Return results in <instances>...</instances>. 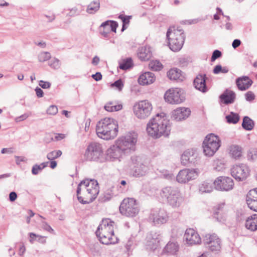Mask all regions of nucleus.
Listing matches in <instances>:
<instances>
[{"mask_svg": "<svg viewBox=\"0 0 257 257\" xmlns=\"http://www.w3.org/2000/svg\"><path fill=\"white\" fill-rule=\"evenodd\" d=\"M184 239L189 245L199 244L201 239L197 232L192 228L187 229L184 235Z\"/></svg>", "mask_w": 257, "mask_h": 257, "instance_id": "obj_21", "label": "nucleus"}, {"mask_svg": "<svg viewBox=\"0 0 257 257\" xmlns=\"http://www.w3.org/2000/svg\"><path fill=\"white\" fill-rule=\"evenodd\" d=\"M152 55V54L149 48L143 47L138 50V56L141 61L149 60Z\"/></svg>", "mask_w": 257, "mask_h": 257, "instance_id": "obj_32", "label": "nucleus"}, {"mask_svg": "<svg viewBox=\"0 0 257 257\" xmlns=\"http://www.w3.org/2000/svg\"><path fill=\"white\" fill-rule=\"evenodd\" d=\"M29 236H30V237L31 238V239L30 240V242H32V240L34 239V237H38V241H39V242H46L45 240H44V241H41V239L44 238L43 236L36 235L34 233H33V232L30 233Z\"/></svg>", "mask_w": 257, "mask_h": 257, "instance_id": "obj_58", "label": "nucleus"}, {"mask_svg": "<svg viewBox=\"0 0 257 257\" xmlns=\"http://www.w3.org/2000/svg\"><path fill=\"white\" fill-rule=\"evenodd\" d=\"M230 152L234 158H239L242 155V148L238 145H233L230 147Z\"/></svg>", "mask_w": 257, "mask_h": 257, "instance_id": "obj_36", "label": "nucleus"}, {"mask_svg": "<svg viewBox=\"0 0 257 257\" xmlns=\"http://www.w3.org/2000/svg\"><path fill=\"white\" fill-rule=\"evenodd\" d=\"M222 56L221 52L218 50H214L212 54L211 57V61L214 62L216 59L221 57Z\"/></svg>", "mask_w": 257, "mask_h": 257, "instance_id": "obj_52", "label": "nucleus"}, {"mask_svg": "<svg viewBox=\"0 0 257 257\" xmlns=\"http://www.w3.org/2000/svg\"><path fill=\"white\" fill-rule=\"evenodd\" d=\"M235 97L236 94L234 91L226 89L219 96V98L221 102L227 105L233 103L235 99Z\"/></svg>", "mask_w": 257, "mask_h": 257, "instance_id": "obj_26", "label": "nucleus"}, {"mask_svg": "<svg viewBox=\"0 0 257 257\" xmlns=\"http://www.w3.org/2000/svg\"><path fill=\"white\" fill-rule=\"evenodd\" d=\"M213 183L215 188L219 191H228L232 190L234 186L233 179L225 176L218 177Z\"/></svg>", "mask_w": 257, "mask_h": 257, "instance_id": "obj_14", "label": "nucleus"}, {"mask_svg": "<svg viewBox=\"0 0 257 257\" xmlns=\"http://www.w3.org/2000/svg\"><path fill=\"white\" fill-rule=\"evenodd\" d=\"M103 155L101 145L99 143L92 142L87 146L84 157L87 161L101 162L103 159Z\"/></svg>", "mask_w": 257, "mask_h": 257, "instance_id": "obj_10", "label": "nucleus"}, {"mask_svg": "<svg viewBox=\"0 0 257 257\" xmlns=\"http://www.w3.org/2000/svg\"><path fill=\"white\" fill-rule=\"evenodd\" d=\"M203 243L211 251H219L221 248V240L215 233L206 235Z\"/></svg>", "mask_w": 257, "mask_h": 257, "instance_id": "obj_15", "label": "nucleus"}, {"mask_svg": "<svg viewBox=\"0 0 257 257\" xmlns=\"http://www.w3.org/2000/svg\"><path fill=\"white\" fill-rule=\"evenodd\" d=\"M35 91L36 93V95L38 97L41 98L44 95V92L42 89L39 87H37L35 88Z\"/></svg>", "mask_w": 257, "mask_h": 257, "instance_id": "obj_64", "label": "nucleus"}, {"mask_svg": "<svg viewBox=\"0 0 257 257\" xmlns=\"http://www.w3.org/2000/svg\"><path fill=\"white\" fill-rule=\"evenodd\" d=\"M248 207L252 210L257 212V199L246 202Z\"/></svg>", "mask_w": 257, "mask_h": 257, "instance_id": "obj_50", "label": "nucleus"}, {"mask_svg": "<svg viewBox=\"0 0 257 257\" xmlns=\"http://www.w3.org/2000/svg\"><path fill=\"white\" fill-rule=\"evenodd\" d=\"M133 66V61L131 58H127L119 63V68L123 70H126Z\"/></svg>", "mask_w": 257, "mask_h": 257, "instance_id": "obj_37", "label": "nucleus"}, {"mask_svg": "<svg viewBox=\"0 0 257 257\" xmlns=\"http://www.w3.org/2000/svg\"><path fill=\"white\" fill-rule=\"evenodd\" d=\"M114 222L107 218L103 219L95 232L101 243L108 245L117 242L118 239L114 234Z\"/></svg>", "mask_w": 257, "mask_h": 257, "instance_id": "obj_2", "label": "nucleus"}, {"mask_svg": "<svg viewBox=\"0 0 257 257\" xmlns=\"http://www.w3.org/2000/svg\"><path fill=\"white\" fill-rule=\"evenodd\" d=\"M207 79L205 74L197 75L193 81L195 88L203 93L206 92L208 90L206 83Z\"/></svg>", "mask_w": 257, "mask_h": 257, "instance_id": "obj_22", "label": "nucleus"}, {"mask_svg": "<svg viewBox=\"0 0 257 257\" xmlns=\"http://www.w3.org/2000/svg\"><path fill=\"white\" fill-rule=\"evenodd\" d=\"M42 227L45 230L48 231L51 233L54 232L53 228L46 222L43 221L42 223Z\"/></svg>", "mask_w": 257, "mask_h": 257, "instance_id": "obj_57", "label": "nucleus"}, {"mask_svg": "<svg viewBox=\"0 0 257 257\" xmlns=\"http://www.w3.org/2000/svg\"><path fill=\"white\" fill-rule=\"evenodd\" d=\"M110 21H106L101 24L100 27L102 28L103 30H100V34L105 38H107L109 36L110 30L109 29L108 24Z\"/></svg>", "mask_w": 257, "mask_h": 257, "instance_id": "obj_39", "label": "nucleus"}, {"mask_svg": "<svg viewBox=\"0 0 257 257\" xmlns=\"http://www.w3.org/2000/svg\"><path fill=\"white\" fill-rule=\"evenodd\" d=\"M124 86L123 82L121 79H119L116 81H114L113 83L111 84V86L113 87H115L116 89L120 91L122 90Z\"/></svg>", "mask_w": 257, "mask_h": 257, "instance_id": "obj_48", "label": "nucleus"}, {"mask_svg": "<svg viewBox=\"0 0 257 257\" xmlns=\"http://www.w3.org/2000/svg\"><path fill=\"white\" fill-rule=\"evenodd\" d=\"M157 114L147 124V131L149 135L158 139L161 136L168 137L170 133L169 120L165 117L164 113Z\"/></svg>", "mask_w": 257, "mask_h": 257, "instance_id": "obj_1", "label": "nucleus"}, {"mask_svg": "<svg viewBox=\"0 0 257 257\" xmlns=\"http://www.w3.org/2000/svg\"><path fill=\"white\" fill-rule=\"evenodd\" d=\"M222 67L220 65H216L213 69V73L217 74L221 72Z\"/></svg>", "mask_w": 257, "mask_h": 257, "instance_id": "obj_62", "label": "nucleus"}, {"mask_svg": "<svg viewBox=\"0 0 257 257\" xmlns=\"http://www.w3.org/2000/svg\"><path fill=\"white\" fill-rule=\"evenodd\" d=\"M179 62L182 66H186L189 62V59L188 58L181 57L179 58Z\"/></svg>", "mask_w": 257, "mask_h": 257, "instance_id": "obj_56", "label": "nucleus"}, {"mask_svg": "<svg viewBox=\"0 0 257 257\" xmlns=\"http://www.w3.org/2000/svg\"><path fill=\"white\" fill-rule=\"evenodd\" d=\"M49 66L54 69L59 68L60 67L59 60L56 58L52 60L49 62Z\"/></svg>", "mask_w": 257, "mask_h": 257, "instance_id": "obj_54", "label": "nucleus"}, {"mask_svg": "<svg viewBox=\"0 0 257 257\" xmlns=\"http://www.w3.org/2000/svg\"><path fill=\"white\" fill-rule=\"evenodd\" d=\"M14 150L13 148H3L1 150V153L2 154H13L14 153Z\"/></svg>", "mask_w": 257, "mask_h": 257, "instance_id": "obj_63", "label": "nucleus"}, {"mask_svg": "<svg viewBox=\"0 0 257 257\" xmlns=\"http://www.w3.org/2000/svg\"><path fill=\"white\" fill-rule=\"evenodd\" d=\"M92 184L90 187H88L85 189L87 194L89 196H91L89 200L84 201L83 197H78V201L82 204H87L92 202L97 197L99 193V186L97 180H91Z\"/></svg>", "mask_w": 257, "mask_h": 257, "instance_id": "obj_17", "label": "nucleus"}, {"mask_svg": "<svg viewBox=\"0 0 257 257\" xmlns=\"http://www.w3.org/2000/svg\"><path fill=\"white\" fill-rule=\"evenodd\" d=\"M113 192L112 188L107 189L103 194V197L102 198V201L106 202L110 200L113 196Z\"/></svg>", "mask_w": 257, "mask_h": 257, "instance_id": "obj_45", "label": "nucleus"}, {"mask_svg": "<svg viewBox=\"0 0 257 257\" xmlns=\"http://www.w3.org/2000/svg\"><path fill=\"white\" fill-rule=\"evenodd\" d=\"M17 194L15 191L11 192L9 194V200L11 202L15 201L17 198Z\"/></svg>", "mask_w": 257, "mask_h": 257, "instance_id": "obj_61", "label": "nucleus"}, {"mask_svg": "<svg viewBox=\"0 0 257 257\" xmlns=\"http://www.w3.org/2000/svg\"><path fill=\"white\" fill-rule=\"evenodd\" d=\"M131 162L130 167L134 177H143L148 173L149 167L143 163L140 157L137 156H132Z\"/></svg>", "mask_w": 257, "mask_h": 257, "instance_id": "obj_12", "label": "nucleus"}, {"mask_svg": "<svg viewBox=\"0 0 257 257\" xmlns=\"http://www.w3.org/2000/svg\"><path fill=\"white\" fill-rule=\"evenodd\" d=\"M150 219H152L155 225H161L167 222L168 216L164 209L153 210L151 211Z\"/></svg>", "mask_w": 257, "mask_h": 257, "instance_id": "obj_18", "label": "nucleus"}, {"mask_svg": "<svg viewBox=\"0 0 257 257\" xmlns=\"http://www.w3.org/2000/svg\"><path fill=\"white\" fill-rule=\"evenodd\" d=\"M238 89L241 91L246 90L252 84L253 81L247 76L238 77L235 80Z\"/></svg>", "mask_w": 257, "mask_h": 257, "instance_id": "obj_25", "label": "nucleus"}, {"mask_svg": "<svg viewBox=\"0 0 257 257\" xmlns=\"http://www.w3.org/2000/svg\"><path fill=\"white\" fill-rule=\"evenodd\" d=\"M242 128L246 131H251L254 125V121L247 116L243 117L242 122Z\"/></svg>", "mask_w": 257, "mask_h": 257, "instance_id": "obj_33", "label": "nucleus"}, {"mask_svg": "<svg viewBox=\"0 0 257 257\" xmlns=\"http://www.w3.org/2000/svg\"><path fill=\"white\" fill-rule=\"evenodd\" d=\"M248 160H255L257 159V149L253 148L249 150L247 154Z\"/></svg>", "mask_w": 257, "mask_h": 257, "instance_id": "obj_47", "label": "nucleus"}, {"mask_svg": "<svg viewBox=\"0 0 257 257\" xmlns=\"http://www.w3.org/2000/svg\"><path fill=\"white\" fill-rule=\"evenodd\" d=\"M225 203H222L214 206L213 208V217L216 221L224 223L226 220V213L224 209Z\"/></svg>", "mask_w": 257, "mask_h": 257, "instance_id": "obj_23", "label": "nucleus"}, {"mask_svg": "<svg viewBox=\"0 0 257 257\" xmlns=\"http://www.w3.org/2000/svg\"><path fill=\"white\" fill-rule=\"evenodd\" d=\"M92 78L96 81H100L102 79V76L100 72H97L94 74H92Z\"/></svg>", "mask_w": 257, "mask_h": 257, "instance_id": "obj_60", "label": "nucleus"}, {"mask_svg": "<svg viewBox=\"0 0 257 257\" xmlns=\"http://www.w3.org/2000/svg\"><path fill=\"white\" fill-rule=\"evenodd\" d=\"M197 154L192 149L185 150L181 157V163L184 166H190L196 161Z\"/></svg>", "mask_w": 257, "mask_h": 257, "instance_id": "obj_19", "label": "nucleus"}, {"mask_svg": "<svg viewBox=\"0 0 257 257\" xmlns=\"http://www.w3.org/2000/svg\"><path fill=\"white\" fill-rule=\"evenodd\" d=\"M166 102L171 104H179L186 99L184 90L180 88H172L166 91L164 96Z\"/></svg>", "mask_w": 257, "mask_h": 257, "instance_id": "obj_9", "label": "nucleus"}, {"mask_svg": "<svg viewBox=\"0 0 257 257\" xmlns=\"http://www.w3.org/2000/svg\"><path fill=\"white\" fill-rule=\"evenodd\" d=\"M152 109L151 103L147 100L139 101L133 106L134 114L139 119L148 117L151 114Z\"/></svg>", "mask_w": 257, "mask_h": 257, "instance_id": "obj_11", "label": "nucleus"}, {"mask_svg": "<svg viewBox=\"0 0 257 257\" xmlns=\"http://www.w3.org/2000/svg\"><path fill=\"white\" fill-rule=\"evenodd\" d=\"M179 245L177 242L169 241L162 251V254L167 255H175L179 251Z\"/></svg>", "mask_w": 257, "mask_h": 257, "instance_id": "obj_27", "label": "nucleus"}, {"mask_svg": "<svg viewBox=\"0 0 257 257\" xmlns=\"http://www.w3.org/2000/svg\"><path fill=\"white\" fill-rule=\"evenodd\" d=\"M225 118L227 123L236 124L239 121L240 116L238 113L231 111L225 116Z\"/></svg>", "mask_w": 257, "mask_h": 257, "instance_id": "obj_35", "label": "nucleus"}, {"mask_svg": "<svg viewBox=\"0 0 257 257\" xmlns=\"http://www.w3.org/2000/svg\"><path fill=\"white\" fill-rule=\"evenodd\" d=\"M48 162H44L41 164V165L35 164L33 166L32 169V173L33 175H37L39 171L42 170L43 169L47 166Z\"/></svg>", "mask_w": 257, "mask_h": 257, "instance_id": "obj_41", "label": "nucleus"}, {"mask_svg": "<svg viewBox=\"0 0 257 257\" xmlns=\"http://www.w3.org/2000/svg\"><path fill=\"white\" fill-rule=\"evenodd\" d=\"M155 80V76L153 73L146 72L142 74L138 79V82L142 85L153 83Z\"/></svg>", "mask_w": 257, "mask_h": 257, "instance_id": "obj_28", "label": "nucleus"}, {"mask_svg": "<svg viewBox=\"0 0 257 257\" xmlns=\"http://www.w3.org/2000/svg\"><path fill=\"white\" fill-rule=\"evenodd\" d=\"M245 227L251 231H255L257 230V214H252L247 217L245 223Z\"/></svg>", "mask_w": 257, "mask_h": 257, "instance_id": "obj_31", "label": "nucleus"}, {"mask_svg": "<svg viewBox=\"0 0 257 257\" xmlns=\"http://www.w3.org/2000/svg\"><path fill=\"white\" fill-rule=\"evenodd\" d=\"M106 154L107 158L112 160H118L126 155L115 142L107 150Z\"/></svg>", "mask_w": 257, "mask_h": 257, "instance_id": "obj_20", "label": "nucleus"}, {"mask_svg": "<svg viewBox=\"0 0 257 257\" xmlns=\"http://www.w3.org/2000/svg\"><path fill=\"white\" fill-rule=\"evenodd\" d=\"M138 134L134 132H130L125 136L118 138L115 142L123 150L126 155L136 150Z\"/></svg>", "mask_w": 257, "mask_h": 257, "instance_id": "obj_6", "label": "nucleus"}, {"mask_svg": "<svg viewBox=\"0 0 257 257\" xmlns=\"http://www.w3.org/2000/svg\"><path fill=\"white\" fill-rule=\"evenodd\" d=\"M110 21L108 24L109 29L113 32L116 33V29L118 27V23L117 22L114 21L108 20Z\"/></svg>", "mask_w": 257, "mask_h": 257, "instance_id": "obj_49", "label": "nucleus"}, {"mask_svg": "<svg viewBox=\"0 0 257 257\" xmlns=\"http://www.w3.org/2000/svg\"><path fill=\"white\" fill-rule=\"evenodd\" d=\"M198 175L196 169H185L179 171L176 177V180L179 183H186L195 179Z\"/></svg>", "mask_w": 257, "mask_h": 257, "instance_id": "obj_16", "label": "nucleus"}, {"mask_svg": "<svg viewBox=\"0 0 257 257\" xmlns=\"http://www.w3.org/2000/svg\"><path fill=\"white\" fill-rule=\"evenodd\" d=\"M58 112V108L56 105H51L47 110V113L50 115H55Z\"/></svg>", "mask_w": 257, "mask_h": 257, "instance_id": "obj_51", "label": "nucleus"}, {"mask_svg": "<svg viewBox=\"0 0 257 257\" xmlns=\"http://www.w3.org/2000/svg\"><path fill=\"white\" fill-rule=\"evenodd\" d=\"M250 170L244 164L234 165L231 169L232 176L238 181L245 180L249 175Z\"/></svg>", "mask_w": 257, "mask_h": 257, "instance_id": "obj_13", "label": "nucleus"}, {"mask_svg": "<svg viewBox=\"0 0 257 257\" xmlns=\"http://www.w3.org/2000/svg\"><path fill=\"white\" fill-rule=\"evenodd\" d=\"M166 37L169 41L170 49L173 52L180 51L184 44L185 36L182 29H174L172 31L169 28L167 32Z\"/></svg>", "mask_w": 257, "mask_h": 257, "instance_id": "obj_4", "label": "nucleus"}, {"mask_svg": "<svg viewBox=\"0 0 257 257\" xmlns=\"http://www.w3.org/2000/svg\"><path fill=\"white\" fill-rule=\"evenodd\" d=\"M51 83L48 81L40 80L39 81V85L43 89L49 88L51 86Z\"/></svg>", "mask_w": 257, "mask_h": 257, "instance_id": "obj_59", "label": "nucleus"}, {"mask_svg": "<svg viewBox=\"0 0 257 257\" xmlns=\"http://www.w3.org/2000/svg\"><path fill=\"white\" fill-rule=\"evenodd\" d=\"M191 113V110L188 108L179 107L172 112V118L176 121H180L187 118Z\"/></svg>", "mask_w": 257, "mask_h": 257, "instance_id": "obj_24", "label": "nucleus"}, {"mask_svg": "<svg viewBox=\"0 0 257 257\" xmlns=\"http://www.w3.org/2000/svg\"><path fill=\"white\" fill-rule=\"evenodd\" d=\"M245 97L246 101H251L254 99L255 95L252 91H249L245 94Z\"/></svg>", "mask_w": 257, "mask_h": 257, "instance_id": "obj_55", "label": "nucleus"}, {"mask_svg": "<svg viewBox=\"0 0 257 257\" xmlns=\"http://www.w3.org/2000/svg\"><path fill=\"white\" fill-rule=\"evenodd\" d=\"M62 154L61 150H54L49 153L47 155V158L49 160H54L60 157Z\"/></svg>", "mask_w": 257, "mask_h": 257, "instance_id": "obj_43", "label": "nucleus"}, {"mask_svg": "<svg viewBox=\"0 0 257 257\" xmlns=\"http://www.w3.org/2000/svg\"><path fill=\"white\" fill-rule=\"evenodd\" d=\"M100 8V3L99 0H95L87 6L86 12L88 14H94L97 12Z\"/></svg>", "mask_w": 257, "mask_h": 257, "instance_id": "obj_34", "label": "nucleus"}, {"mask_svg": "<svg viewBox=\"0 0 257 257\" xmlns=\"http://www.w3.org/2000/svg\"><path fill=\"white\" fill-rule=\"evenodd\" d=\"M119 208L120 213L127 217H134L140 211L136 200L133 198H124L121 202Z\"/></svg>", "mask_w": 257, "mask_h": 257, "instance_id": "obj_8", "label": "nucleus"}, {"mask_svg": "<svg viewBox=\"0 0 257 257\" xmlns=\"http://www.w3.org/2000/svg\"><path fill=\"white\" fill-rule=\"evenodd\" d=\"M162 198H165L168 203L172 207H179L183 201V199L178 190L173 187L163 188L160 192Z\"/></svg>", "mask_w": 257, "mask_h": 257, "instance_id": "obj_5", "label": "nucleus"}, {"mask_svg": "<svg viewBox=\"0 0 257 257\" xmlns=\"http://www.w3.org/2000/svg\"><path fill=\"white\" fill-rule=\"evenodd\" d=\"M257 199V188L251 189L247 193L246 201V202Z\"/></svg>", "mask_w": 257, "mask_h": 257, "instance_id": "obj_42", "label": "nucleus"}, {"mask_svg": "<svg viewBox=\"0 0 257 257\" xmlns=\"http://www.w3.org/2000/svg\"><path fill=\"white\" fill-rule=\"evenodd\" d=\"M199 190L201 193H209L212 191V188L209 183L204 182L199 186Z\"/></svg>", "mask_w": 257, "mask_h": 257, "instance_id": "obj_44", "label": "nucleus"}, {"mask_svg": "<svg viewBox=\"0 0 257 257\" xmlns=\"http://www.w3.org/2000/svg\"><path fill=\"white\" fill-rule=\"evenodd\" d=\"M122 108L121 104L113 105L112 102H108L105 106V109L109 112L117 111L121 110Z\"/></svg>", "mask_w": 257, "mask_h": 257, "instance_id": "obj_38", "label": "nucleus"}, {"mask_svg": "<svg viewBox=\"0 0 257 257\" xmlns=\"http://www.w3.org/2000/svg\"><path fill=\"white\" fill-rule=\"evenodd\" d=\"M117 121L112 118L105 117L99 121L96 125V132L98 137L105 140L114 138L117 135Z\"/></svg>", "mask_w": 257, "mask_h": 257, "instance_id": "obj_3", "label": "nucleus"}, {"mask_svg": "<svg viewBox=\"0 0 257 257\" xmlns=\"http://www.w3.org/2000/svg\"><path fill=\"white\" fill-rule=\"evenodd\" d=\"M51 57V54L48 52L41 53L38 56L39 61L44 62L49 60Z\"/></svg>", "mask_w": 257, "mask_h": 257, "instance_id": "obj_46", "label": "nucleus"}, {"mask_svg": "<svg viewBox=\"0 0 257 257\" xmlns=\"http://www.w3.org/2000/svg\"><path fill=\"white\" fill-rule=\"evenodd\" d=\"M149 68L153 71H160L163 68V65L158 60L151 61L149 64Z\"/></svg>", "mask_w": 257, "mask_h": 257, "instance_id": "obj_40", "label": "nucleus"}, {"mask_svg": "<svg viewBox=\"0 0 257 257\" xmlns=\"http://www.w3.org/2000/svg\"><path fill=\"white\" fill-rule=\"evenodd\" d=\"M220 146L219 138L213 134L208 135L204 139L202 147L205 156L211 157L218 150Z\"/></svg>", "mask_w": 257, "mask_h": 257, "instance_id": "obj_7", "label": "nucleus"}, {"mask_svg": "<svg viewBox=\"0 0 257 257\" xmlns=\"http://www.w3.org/2000/svg\"><path fill=\"white\" fill-rule=\"evenodd\" d=\"M132 16H125L123 15H119L118 16V18L121 19L122 24L128 25L130 23V21L132 19Z\"/></svg>", "mask_w": 257, "mask_h": 257, "instance_id": "obj_53", "label": "nucleus"}, {"mask_svg": "<svg viewBox=\"0 0 257 257\" xmlns=\"http://www.w3.org/2000/svg\"><path fill=\"white\" fill-rule=\"evenodd\" d=\"M167 76L170 80L177 82H181L184 79L182 71L177 68L171 69L167 72Z\"/></svg>", "mask_w": 257, "mask_h": 257, "instance_id": "obj_29", "label": "nucleus"}, {"mask_svg": "<svg viewBox=\"0 0 257 257\" xmlns=\"http://www.w3.org/2000/svg\"><path fill=\"white\" fill-rule=\"evenodd\" d=\"M160 234L155 233L152 238L147 241V249L151 251H155L160 245Z\"/></svg>", "mask_w": 257, "mask_h": 257, "instance_id": "obj_30", "label": "nucleus"}]
</instances>
